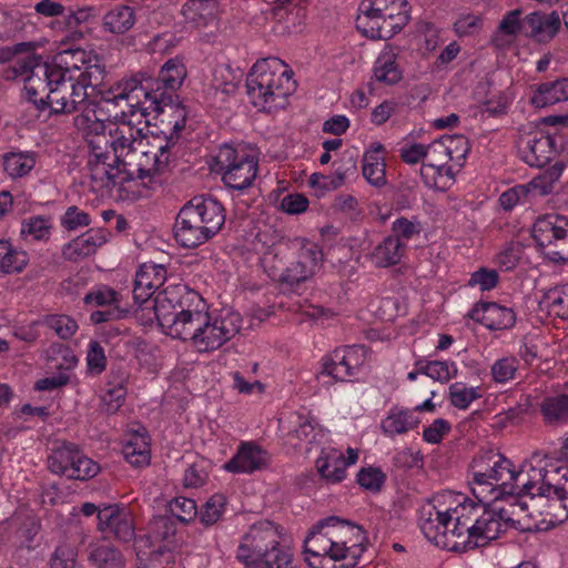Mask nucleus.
<instances>
[{"label":"nucleus","instance_id":"nucleus-1","mask_svg":"<svg viewBox=\"0 0 568 568\" xmlns=\"http://www.w3.org/2000/svg\"><path fill=\"white\" fill-rule=\"evenodd\" d=\"M186 77V69L179 58L168 60L161 68L159 77L140 71L123 78L103 97L105 101L119 104L125 101L129 114L148 116L152 112L175 116L173 132L178 133L185 126V108L174 101L172 93L164 89L176 90ZM178 99V97H175Z\"/></svg>","mask_w":568,"mask_h":568},{"label":"nucleus","instance_id":"nucleus-2","mask_svg":"<svg viewBox=\"0 0 568 568\" xmlns=\"http://www.w3.org/2000/svg\"><path fill=\"white\" fill-rule=\"evenodd\" d=\"M23 78L27 100L38 111H49L50 115H68L83 112L91 102L88 92L74 77H65L59 70H51L40 57L28 55L18 59L6 69L4 78Z\"/></svg>","mask_w":568,"mask_h":568},{"label":"nucleus","instance_id":"nucleus-3","mask_svg":"<svg viewBox=\"0 0 568 568\" xmlns=\"http://www.w3.org/2000/svg\"><path fill=\"white\" fill-rule=\"evenodd\" d=\"M511 486L510 493H505L503 497L508 504L525 505V513L528 509L523 497L529 496L546 497L548 499V511L550 516L549 523L555 526L568 519V467L567 466H549L537 467L529 466L528 469L516 471L511 467Z\"/></svg>","mask_w":568,"mask_h":568},{"label":"nucleus","instance_id":"nucleus-4","mask_svg":"<svg viewBox=\"0 0 568 568\" xmlns=\"http://www.w3.org/2000/svg\"><path fill=\"white\" fill-rule=\"evenodd\" d=\"M224 223L225 210L221 202L212 196H194L176 215L174 239L185 248H195L216 235Z\"/></svg>","mask_w":568,"mask_h":568},{"label":"nucleus","instance_id":"nucleus-5","mask_svg":"<svg viewBox=\"0 0 568 568\" xmlns=\"http://www.w3.org/2000/svg\"><path fill=\"white\" fill-rule=\"evenodd\" d=\"M293 71L278 58H266L255 62L246 75V92L256 108L272 110L283 106L295 91Z\"/></svg>","mask_w":568,"mask_h":568},{"label":"nucleus","instance_id":"nucleus-6","mask_svg":"<svg viewBox=\"0 0 568 568\" xmlns=\"http://www.w3.org/2000/svg\"><path fill=\"white\" fill-rule=\"evenodd\" d=\"M419 527L425 537L437 547L455 552L471 550V538L466 503L446 511L434 505L423 506Z\"/></svg>","mask_w":568,"mask_h":568},{"label":"nucleus","instance_id":"nucleus-7","mask_svg":"<svg viewBox=\"0 0 568 568\" xmlns=\"http://www.w3.org/2000/svg\"><path fill=\"white\" fill-rule=\"evenodd\" d=\"M468 514L471 547H484L498 539L509 528L520 531L530 530L525 525V505L508 504L499 507L497 503H466Z\"/></svg>","mask_w":568,"mask_h":568},{"label":"nucleus","instance_id":"nucleus-8","mask_svg":"<svg viewBox=\"0 0 568 568\" xmlns=\"http://www.w3.org/2000/svg\"><path fill=\"white\" fill-rule=\"evenodd\" d=\"M513 463L493 450L476 455L469 465L471 474L470 489L481 503L503 500L505 493H510Z\"/></svg>","mask_w":568,"mask_h":568},{"label":"nucleus","instance_id":"nucleus-9","mask_svg":"<svg viewBox=\"0 0 568 568\" xmlns=\"http://www.w3.org/2000/svg\"><path fill=\"white\" fill-rule=\"evenodd\" d=\"M237 557L248 568H295L291 555L280 548V534L268 520L252 525L243 536Z\"/></svg>","mask_w":568,"mask_h":568},{"label":"nucleus","instance_id":"nucleus-10","mask_svg":"<svg viewBox=\"0 0 568 568\" xmlns=\"http://www.w3.org/2000/svg\"><path fill=\"white\" fill-rule=\"evenodd\" d=\"M407 0H362L357 29L371 39L388 40L409 22Z\"/></svg>","mask_w":568,"mask_h":568},{"label":"nucleus","instance_id":"nucleus-11","mask_svg":"<svg viewBox=\"0 0 568 568\" xmlns=\"http://www.w3.org/2000/svg\"><path fill=\"white\" fill-rule=\"evenodd\" d=\"M469 142L462 134L442 135L426 145V162H423L420 175L427 185H446L454 180V168L449 165L455 161L463 165L469 152Z\"/></svg>","mask_w":568,"mask_h":568},{"label":"nucleus","instance_id":"nucleus-12","mask_svg":"<svg viewBox=\"0 0 568 568\" xmlns=\"http://www.w3.org/2000/svg\"><path fill=\"white\" fill-rule=\"evenodd\" d=\"M337 517L332 516L320 520L313 526L304 540L305 560L312 568H338L339 548L336 540Z\"/></svg>","mask_w":568,"mask_h":568},{"label":"nucleus","instance_id":"nucleus-13","mask_svg":"<svg viewBox=\"0 0 568 568\" xmlns=\"http://www.w3.org/2000/svg\"><path fill=\"white\" fill-rule=\"evenodd\" d=\"M532 237L551 262H568V219L558 214L539 216L532 225Z\"/></svg>","mask_w":568,"mask_h":568},{"label":"nucleus","instance_id":"nucleus-14","mask_svg":"<svg viewBox=\"0 0 568 568\" xmlns=\"http://www.w3.org/2000/svg\"><path fill=\"white\" fill-rule=\"evenodd\" d=\"M215 162L223 182L230 189H247L256 178L257 160L244 150L239 151L232 145L224 144L220 148Z\"/></svg>","mask_w":568,"mask_h":568},{"label":"nucleus","instance_id":"nucleus-15","mask_svg":"<svg viewBox=\"0 0 568 568\" xmlns=\"http://www.w3.org/2000/svg\"><path fill=\"white\" fill-rule=\"evenodd\" d=\"M191 345L200 353L213 352L231 341L242 327L241 315L226 311L212 317L210 314L203 322Z\"/></svg>","mask_w":568,"mask_h":568},{"label":"nucleus","instance_id":"nucleus-16","mask_svg":"<svg viewBox=\"0 0 568 568\" xmlns=\"http://www.w3.org/2000/svg\"><path fill=\"white\" fill-rule=\"evenodd\" d=\"M193 302H200V294L184 284L169 285L158 291L153 298L151 312L163 329L180 315V311L190 307Z\"/></svg>","mask_w":568,"mask_h":568},{"label":"nucleus","instance_id":"nucleus-17","mask_svg":"<svg viewBox=\"0 0 568 568\" xmlns=\"http://www.w3.org/2000/svg\"><path fill=\"white\" fill-rule=\"evenodd\" d=\"M89 176L97 187L121 185L131 176L120 162H113L109 148L100 145V141H90V154L87 163Z\"/></svg>","mask_w":568,"mask_h":568},{"label":"nucleus","instance_id":"nucleus-18","mask_svg":"<svg viewBox=\"0 0 568 568\" xmlns=\"http://www.w3.org/2000/svg\"><path fill=\"white\" fill-rule=\"evenodd\" d=\"M158 138H153V142L146 136L145 149L135 150L126 161L136 170V178L140 180L152 179L155 175L163 174L170 163V149L174 145L173 134L165 138L164 144L156 143Z\"/></svg>","mask_w":568,"mask_h":568},{"label":"nucleus","instance_id":"nucleus-19","mask_svg":"<svg viewBox=\"0 0 568 568\" xmlns=\"http://www.w3.org/2000/svg\"><path fill=\"white\" fill-rule=\"evenodd\" d=\"M322 261V251L316 244L302 245L292 261L283 266L276 277L282 284L295 286L313 276L315 268Z\"/></svg>","mask_w":568,"mask_h":568},{"label":"nucleus","instance_id":"nucleus-20","mask_svg":"<svg viewBox=\"0 0 568 568\" xmlns=\"http://www.w3.org/2000/svg\"><path fill=\"white\" fill-rule=\"evenodd\" d=\"M98 529L121 542L135 541V526L130 511L119 505H106L98 513Z\"/></svg>","mask_w":568,"mask_h":568},{"label":"nucleus","instance_id":"nucleus-21","mask_svg":"<svg viewBox=\"0 0 568 568\" xmlns=\"http://www.w3.org/2000/svg\"><path fill=\"white\" fill-rule=\"evenodd\" d=\"M336 540L339 548V561H343L338 568H349L357 564L366 549L367 537L362 527L342 520L337 517Z\"/></svg>","mask_w":568,"mask_h":568},{"label":"nucleus","instance_id":"nucleus-22","mask_svg":"<svg viewBox=\"0 0 568 568\" xmlns=\"http://www.w3.org/2000/svg\"><path fill=\"white\" fill-rule=\"evenodd\" d=\"M184 311H180V315L171 323V326L166 329L168 334L174 338H180L190 344L196 336L199 329L202 327L205 317L209 312L206 311V304L200 296V302H193Z\"/></svg>","mask_w":568,"mask_h":568},{"label":"nucleus","instance_id":"nucleus-23","mask_svg":"<svg viewBox=\"0 0 568 568\" xmlns=\"http://www.w3.org/2000/svg\"><path fill=\"white\" fill-rule=\"evenodd\" d=\"M145 146L146 136L141 135L140 130H134L130 125L124 124L110 132L109 150L112 161L120 162L123 168H126V161L135 150L145 149Z\"/></svg>","mask_w":568,"mask_h":568},{"label":"nucleus","instance_id":"nucleus-24","mask_svg":"<svg viewBox=\"0 0 568 568\" xmlns=\"http://www.w3.org/2000/svg\"><path fill=\"white\" fill-rule=\"evenodd\" d=\"M518 150L528 165L541 168L555 155V142L551 136L541 132L528 133L520 138Z\"/></svg>","mask_w":568,"mask_h":568},{"label":"nucleus","instance_id":"nucleus-25","mask_svg":"<svg viewBox=\"0 0 568 568\" xmlns=\"http://www.w3.org/2000/svg\"><path fill=\"white\" fill-rule=\"evenodd\" d=\"M270 455L254 442L242 443L236 454L224 465L231 473L252 474L268 466Z\"/></svg>","mask_w":568,"mask_h":568},{"label":"nucleus","instance_id":"nucleus-26","mask_svg":"<svg viewBox=\"0 0 568 568\" xmlns=\"http://www.w3.org/2000/svg\"><path fill=\"white\" fill-rule=\"evenodd\" d=\"M468 316L490 331L507 329L515 325L516 316L511 308L495 302L476 304Z\"/></svg>","mask_w":568,"mask_h":568},{"label":"nucleus","instance_id":"nucleus-27","mask_svg":"<svg viewBox=\"0 0 568 568\" xmlns=\"http://www.w3.org/2000/svg\"><path fill=\"white\" fill-rule=\"evenodd\" d=\"M138 568H169L174 562L172 548L166 544H151L148 538L135 539Z\"/></svg>","mask_w":568,"mask_h":568},{"label":"nucleus","instance_id":"nucleus-28","mask_svg":"<svg viewBox=\"0 0 568 568\" xmlns=\"http://www.w3.org/2000/svg\"><path fill=\"white\" fill-rule=\"evenodd\" d=\"M106 241V232L104 230L91 229L69 242L63 247L62 254L65 260L77 262L94 254Z\"/></svg>","mask_w":568,"mask_h":568},{"label":"nucleus","instance_id":"nucleus-29","mask_svg":"<svg viewBox=\"0 0 568 568\" xmlns=\"http://www.w3.org/2000/svg\"><path fill=\"white\" fill-rule=\"evenodd\" d=\"M73 124L83 133L89 146L90 141L95 140L100 141V145H103V148H109V138L104 133L105 124L97 116L93 109L88 106L83 112L74 116Z\"/></svg>","mask_w":568,"mask_h":568},{"label":"nucleus","instance_id":"nucleus-30","mask_svg":"<svg viewBox=\"0 0 568 568\" xmlns=\"http://www.w3.org/2000/svg\"><path fill=\"white\" fill-rule=\"evenodd\" d=\"M88 560L95 568H125L123 554L110 542L91 544Z\"/></svg>","mask_w":568,"mask_h":568},{"label":"nucleus","instance_id":"nucleus-31","mask_svg":"<svg viewBox=\"0 0 568 568\" xmlns=\"http://www.w3.org/2000/svg\"><path fill=\"white\" fill-rule=\"evenodd\" d=\"M562 101H568V78L540 84L530 98L536 108H546Z\"/></svg>","mask_w":568,"mask_h":568},{"label":"nucleus","instance_id":"nucleus-32","mask_svg":"<svg viewBox=\"0 0 568 568\" xmlns=\"http://www.w3.org/2000/svg\"><path fill=\"white\" fill-rule=\"evenodd\" d=\"M418 424L419 418L412 410L394 407L382 422L381 427L385 435L395 437L416 428Z\"/></svg>","mask_w":568,"mask_h":568},{"label":"nucleus","instance_id":"nucleus-33","mask_svg":"<svg viewBox=\"0 0 568 568\" xmlns=\"http://www.w3.org/2000/svg\"><path fill=\"white\" fill-rule=\"evenodd\" d=\"M521 10L515 9L506 13L499 22L497 30L491 36L490 43L497 48L503 49L509 45L515 37L519 33L523 34V19H520Z\"/></svg>","mask_w":568,"mask_h":568},{"label":"nucleus","instance_id":"nucleus-34","mask_svg":"<svg viewBox=\"0 0 568 568\" xmlns=\"http://www.w3.org/2000/svg\"><path fill=\"white\" fill-rule=\"evenodd\" d=\"M135 23L133 8L119 4L110 9L102 18V28L105 32L112 34H124Z\"/></svg>","mask_w":568,"mask_h":568},{"label":"nucleus","instance_id":"nucleus-35","mask_svg":"<svg viewBox=\"0 0 568 568\" xmlns=\"http://www.w3.org/2000/svg\"><path fill=\"white\" fill-rule=\"evenodd\" d=\"M79 452L77 445L62 443L54 447L48 456V468L53 474L69 478L70 468H73Z\"/></svg>","mask_w":568,"mask_h":568},{"label":"nucleus","instance_id":"nucleus-36","mask_svg":"<svg viewBox=\"0 0 568 568\" xmlns=\"http://www.w3.org/2000/svg\"><path fill=\"white\" fill-rule=\"evenodd\" d=\"M316 469L327 483H339L346 476L345 457L337 450L323 454L316 460Z\"/></svg>","mask_w":568,"mask_h":568},{"label":"nucleus","instance_id":"nucleus-37","mask_svg":"<svg viewBox=\"0 0 568 568\" xmlns=\"http://www.w3.org/2000/svg\"><path fill=\"white\" fill-rule=\"evenodd\" d=\"M383 149L382 144L369 152H366L363 158L362 173L367 182L376 187L384 186L386 180V163L379 151Z\"/></svg>","mask_w":568,"mask_h":568},{"label":"nucleus","instance_id":"nucleus-38","mask_svg":"<svg viewBox=\"0 0 568 568\" xmlns=\"http://www.w3.org/2000/svg\"><path fill=\"white\" fill-rule=\"evenodd\" d=\"M36 162L37 154L30 151L7 152L2 155V169L12 179L28 175Z\"/></svg>","mask_w":568,"mask_h":568},{"label":"nucleus","instance_id":"nucleus-39","mask_svg":"<svg viewBox=\"0 0 568 568\" xmlns=\"http://www.w3.org/2000/svg\"><path fill=\"white\" fill-rule=\"evenodd\" d=\"M176 534V521L171 516H156L148 526V534L139 538H148L151 544H166L172 548Z\"/></svg>","mask_w":568,"mask_h":568},{"label":"nucleus","instance_id":"nucleus-40","mask_svg":"<svg viewBox=\"0 0 568 568\" xmlns=\"http://www.w3.org/2000/svg\"><path fill=\"white\" fill-rule=\"evenodd\" d=\"M404 244L397 236H387L372 253V260L378 267L397 264L404 253Z\"/></svg>","mask_w":568,"mask_h":568},{"label":"nucleus","instance_id":"nucleus-41","mask_svg":"<svg viewBox=\"0 0 568 568\" xmlns=\"http://www.w3.org/2000/svg\"><path fill=\"white\" fill-rule=\"evenodd\" d=\"M403 78L396 63V54L393 51L382 52L374 64V79L387 85H394Z\"/></svg>","mask_w":568,"mask_h":568},{"label":"nucleus","instance_id":"nucleus-42","mask_svg":"<svg viewBox=\"0 0 568 568\" xmlns=\"http://www.w3.org/2000/svg\"><path fill=\"white\" fill-rule=\"evenodd\" d=\"M124 458L134 467L148 465L150 462L149 437L135 433L123 447Z\"/></svg>","mask_w":568,"mask_h":568},{"label":"nucleus","instance_id":"nucleus-43","mask_svg":"<svg viewBox=\"0 0 568 568\" xmlns=\"http://www.w3.org/2000/svg\"><path fill=\"white\" fill-rule=\"evenodd\" d=\"M562 172V165L556 163L541 174L535 176L529 183L523 184L527 195L545 196L552 192L555 183L559 180Z\"/></svg>","mask_w":568,"mask_h":568},{"label":"nucleus","instance_id":"nucleus-44","mask_svg":"<svg viewBox=\"0 0 568 568\" xmlns=\"http://www.w3.org/2000/svg\"><path fill=\"white\" fill-rule=\"evenodd\" d=\"M540 412L547 424L568 422V395L548 396L540 404Z\"/></svg>","mask_w":568,"mask_h":568},{"label":"nucleus","instance_id":"nucleus-45","mask_svg":"<svg viewBox=\"0 0 568 568\" xmlns=\"http://www.w3.org/2000/svg\"><path fill=\"white\" fill-rule=\"evenodd\" d=\"M291 255V248L288 245L283 242H278L272 244L265 252H263L261 256V264L271 277L276 278L284 266V260H287Z\"/></svg>","mask_w":568,"mask_h":568},{"label":"nucleus","instance_id":"nucleus-46","mask_svg":"<svg viewBox=\"0 0 568 568\" xmlns=\"http://www.w3.org/2000/svg\"><path fill=\"white\" fill-rule=\"evenodd\" d=\"M344 352V347L336 348L331 355L324 357L321 374L331 376L335 381L341 382L346 381L347 377H352L353 373L352 369L348 368V359H346V353Z\"/></svg>","mask_w":568,"mask_h":568},{"label":"nucleus","instance_id":"nucleus-47","mask_svg":"<svg viewBox=\"0 0 568 568\" xmlns=\"http://www.w3.org/2000/svg\"><path fill=\"white\" fill-rule=\"evenodd\" d=\"M549 314L568 320V284L548 290L540 301Z\"/></svg>","mask_w":568,"mask_h":568},{"label":"nucleus","instance_id":"nucleus-48","mask_svg":"<svg viewBox=\"0 0 568 568\" xmlns=\"http://www.w3.org/2000/svg\"><path fill=\"white\" fill-rule=\"evenodd\" d=\"M92 55L83 49L68 50L60 54L63 65H50L51 70H59L65 73V77H77L89 63Z\"/></svg>","mask_w":568,"mask_h":568},{"label":"nucleus","instance_id":"nucleus-49","mask_svg":"<svg viewBox=\"0 0 568 568\" xmlns=\"http://www.w3.org/2000/svg\"><path fill=\"white\" fill-rule=\"evenodd\" d=\"M166 278V268L161 264L144 263L135 274V280L140 287H151L158 290Z\"/></svg>","mask_w":568,"mask_h":568},{"label":"nucleus","instance_id":"nucleus-50","mask_svg":"<svg viewBox=\"0 0 568 568\" xmlns=\"http://www.w3.org/2000/svg\"><path fill=\"white\" fill-rule=\"evenodd\" d=\"M4 253L0 260V268L6 274L21 273L28 265L29 258L26 251L14 248L12 244L7 241Z\"/></svg>","mask_w":568,"mask_h":568},{"label":"nucleus","instance_id":"nucleus-51","mask_svg":"<svg viewBox=\"0 0 568 568\" xmlns=\"http://www.w3.org/2000/svg\"><path fill=\"white\" fill-rule=\"evenodd\" d=\"M105 75L104 65L99 62L97 55L92 57L84 70L80 73H77L74 79L79 82V84L83 85V89L87 91L89 87L95 88L102 84Z\"/></svg>","mask_w":568,"mask_h":568},{"label":"nucleus","instance_id":"nucleus-52","mask_svg":"<svg viewBox=\"0 0 568 568\" xmlns=\"http://www.w3.org/2000/svg\"><path fill=\"white\" fill-rule=\"evenodd\" d=\"M171 517L180 523L187 524L197 515V507L193 499L186 497H176L169 503Z\"/></svg>","mask_w":568,"mask_h":568},{"label":"nucleus","instance_id":"nucleus-53","mask_svg":"<svg viewBox=\"0 0 568 568\" xmlns=\"http://www.w3.org/2000/svg\"><path fill=\"white\" fill-rule=\"evenodd\" d=\"M126 381V375L122 374L119 378L118 383L109 388L102 396L103 409L108 414L116 413L120 407L123 405L126 389L124 387V383Z\"/></svg>","mask_w":568,"mask_h":568},{"label":"nucleus","instance_id":"nucleus-54","mask_svg":"<svg viewBox=\"0 0 568 568\" xmlns=\"http://www.w3.org/2000/svg\"><path fill=\"white\" fill-rule=\"evenodd\" d=\"M480 396L478 388L466 387L463 383H454L449 386L450 404L459 409H466Z\"/></svg>","mask_w":568,"mask_h":568},{"label":"nucleus","instance_id":"nucleus-55","mask_svg":"<svg viewBox=\"0 0 568 568\" xmlns=\"http://www.w3.org/2000/svg\"><path fill=\"white\" fill-rule=\"evenodd\" d=\"M224 506L225 497L220 494L213 495L211 498H209L200 511L201 523L206 527L216 524L222 517Z\"/></svg>","mask_w":568,"mask_h":568},{"label":"nucleus","instance_id":"nucleus-56","mask_svg":"<svg viewBox=\"0 0 568 568\" xmlns=\"http://www.w3.org/2000/svg\"><path fill=\"white\" fill-rule=\"evenodd\" d=\"M420 373L427 375L434 381L447 383L450 378L457 375V367L455 364L448 365L447 362L432 361L420 367Z\"/></svg>","mask_w":568,"mask_h":568},{"label":"nucleus","instance_id":"nucleus-57","mask_svg":"<svg viewBox=\"0 0 568 568\" xmlns=\"http://www.w3.org/2000/svg\"><path fill=\"white\" fill-rule=\"evenodd\" d=\"M99 471V465L79 452L73 468H70L69 479L88 480L98 475Z\"/></svg>","mask_w":568,"mask_h":568},{"label":"nucleus","instance_id":"nucleus-58","mask_svg":"<svg viewBox=\"0 0 568 568\" xmlns=\"http://www.w3.org/2000/svg\"><path fill=\"white\" fill-rule=\"evenodd\" d=\"M88 372L92 375H100L106 368V356L104 348L98 341H90L87 353Z\"/></svg>","mask_w":568,"mask_h":568},{"label":"nucleus","instance_id":"nucleus-59","mask_svg":"<svg viewBox=\"0 0 568 568\" xmlns=\"http://www.w3.org/2000/svg\"><path fill=\"white\" fill-rule=\"evenodd\" d=\"M84 303L94 306H112L119 305L120 293L108 286H101L89 292L84 296Z\"/></svg>","mask_w":568,"mask_h":568},{"label":"nucleus","instance_id":"nucleus-60","mask_svg":"<svg viewBox=\"0 0 568 568\" xmlns=\"http://www.w3.org/2000/svg\"><path fill=\"white\" fill-rule=\"evenodd\" d=\"M45 324L62 339L72 337L78 329L77 322L68 315H51Z\"/></svg>","mask_w":568,"mask_h":568},{"label":"nucleus","instance_id":"nucleus-61","mask_svg":"<svg viewBox=\"0 0 568 568\" xmlns=\"http://www.w3.org/2000/svg\"><path fill=\"white\" fill-rule=\"evenodd\" d=\"M336 165L333 176H329V185L332 190L342 186L346 178L356 173V161L353 155L344 156Z\"/></svg>","mask_w":568,"mask_h":568},{"label":"nucleus","instance_id":"nucleus-62","mask_svg":"<svg viewBox=\"0 0 568 568\" xmlns=\"http://www.w3.org/2000/svg\"><path fill=\"white\" fill-rule=\"evenodd\" d=\"M518 368V361L515 357H504L491 366V376L496 383H506L514 378Z\"/></svg>","mask_w":568,"mask_h":568},{"label":"nucleus","instance_id":"nucleus-63","mask_svg":"<svg viewBox=\"0 0 568 568\" xmlns=\"http://www.w3.org/2000/svg\"><path fill=\"white\" fill-rule=\"evenodd\" d=\"M385 479V474L378 468H363L357 474V483L365 489L372 491H378Z\"/></svg>","mask_w":568,"mask_h":568},{"label":"nucleus","instance_id":"nucleus-64","mask_svg":"<svg viewBox=\"0 0 568 568\" xmlns=\"http://www.w3.org/2000/svg\"><path fill=\"white\" fill-rule=\"evenodd\" d=\"M77 550L70 545L59 546L50 560V568H74Z\"/></svg>","mask_w":568,"mask_h":568}]
</instances>
